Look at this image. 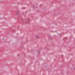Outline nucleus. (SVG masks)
Returning a JSON list of instances; mask_svg holds the SVG:
<instances>
[{
    "mask_svg": "<svg viewBox=\"0 0 75 75\" xmlns=\"http://www.w3.org/2000/svg\"><path fill=\"white\" fill-rule=\"evenodd\" d=\"M36 37H37V38H38L39 37V35H37Z\"/></svg>",
    "mask_w": 75,
    "mask_h": 75,
    "instance_id": "obj_1",
    "label": "nucleus"
}]
</instances>
